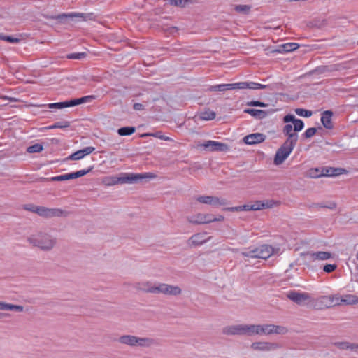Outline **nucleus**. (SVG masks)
Listing matches in <instances>:
<instances>
[{"instance_id": "obj_1", "label": "nucleus", "mask_w": 358, "mask_h": 358, "mask_svg": "<svg viewBox=\"0 0 358 358\" xmlns=\"http://www.w3.org/2000/svg\"><path fill=\"white\" fill-rule=\"evenodd\" d=\"M222 333L226 335H252V334H290L289 329L284 325L268 324H236L226 326Z\"/></svg>"}, {"instance_id": "obj_2", "label": "nucleus", "mask_w": 358, "mask_h": 358, "mask_svg": "<svg viewBox=\"0 0 358 358\" xmlns=\"http://www.w3.org/2000/svg\"><path fill=\"white\" fill-rule=\"evenodd\" d=\"M26 241L30 246L43 252L52 251L58 245L55 230L48 227L33 231L27 237Z\"/></svg>"}, {"instance_id": "obj_3", "label": "nucleus", "mask_w": 358, "mask_h": 358, "mask_svg": "<svg viewBox=\"0 0 358 358\" xmlns=\"http://www.w3.org/2000/svg\"><path fill=\"white\" fill-rule=\"evenodd\" d=\"M283 121L286 123L292 122V124H287L283 127V134L287 136L285 142L296 145L298 141V134L296 132L303 129V121L299 119H296L293 115H285L283 118Z\"/></svg>"}, {"instance_id": "obj_4", "label": "nucleus", "mask_w": 358, "mask_h": 358, "mask_svg": "<svg viewBox=\"0 0 358 358\" xmlns=\"http://www.w3.org/2000/svg\"><path fill=\"white\" fill-rule=\"evenodd\" d=\"M280 251L279 248H274L269 245H263L259 247L250 249L242 252V255L246 259H266L275 253Z\"/></svg>"}, {"instance_id": "obj_5", "label": "nucleus", "mask_w": 358, "mask_h": 358, "mask_svg": "<svg viewBox=\"0 0 358 358\" xmlns=\"http://www.w3.org/2000/svg\"><path fill=\"white\" fill-rule=\"evenodd\" d=\"M268 87V85H262L260 83H255V82H240L236 83L231 84H221L211 86L209 88V90L213 91H225L227 90L232 89H251V90H260V89H266Z\"/></svg>"}, {"instance_id": "obj_6", "label": "nucleus", "mask_w": 358, "mask_h": 358, "mask_svg": "<svg viewBox=\"0 0 358 358\" xmlns=\"http://www.w3.org/2000/svg\"><path fill=\"white\" fill-rule=\"evenodd\" d=\"M194 199L199 203L211 206L215 208L224 206L228 204L227 199L213 195H199L195 196Z\"/></svg>"}, {"instance_id": "obj_7", "label": "nucleus", "mask_w": 358, "mask_h": 358, "mask_svg": "<svg viewBox=\"0 0 358 358\" xmlns=\"http://www.w3.org/2000/svg\"><path fill=\"white\" fill-rule=\"evenodd\" d=\"M36 214L43 218L50 219L53 217H66L69 213L60 208H50L38 206Z\"/></svg>"}, {"instance_id": "obj_8", "label": "nucleus", "mask_w": 358, "mask_h": 358, "mask_svg": "<svg viewBox=\"0 0 358 358\" xmlns=\"http://www.w3.org/2000/svg\"><path fill=\"white\" fill-rule=\"evenodd\" d=\"M163 294L168 296L177 297L182 294V289L180 286L171 285L168 283H157V294Z\"/></svg>"}, {"instance_id": "obj_9", "label": "nucleus", "mask_w": 358, "mask_h": 358, "mask_svg": "<svg viewBox=\"0 0 358 358\" xmlns=\"http://www.w3.org/2000/svg\"><path fill=\"white\" fill-rule=\"evenodd\" d=\"M197 148L207 152H227L229 150V146L224 143L215 141H207L203 143L197 145Z\"/></svg>"}, {"instance_id": "obj_10", "label": "nucleus", "mask_w": 358, "mask_h": 358, "mask_svg": "<svg viewBox=\"0 0 358 358\" xmlns=\"http://www.w3.org/2000/svg\"><path fill=\"white\" fill-rule=\"evenodd\" d=\"M294 146L295 145L284 142L275 153L273 159L274 164L277 166L282 164L291 154Z\"/></svg>"}, {"instance_id": "obj_11", "label": "nucleus", "mask_w": 358, "mask_h": 358, "mask_svg": "<svg viewBox=\"0 0 358 358\" xmlns=\"http://www.w3.org/2000/svg\"><path fill=\"white\" fill-rule=\"evenodd\" d=\"M119 342L130 346L149 347L153 340L148 337H120Z\"/></svg>"}, {"instance_id": "obj_12", "label": "nucleus", "mask_w": 358, "mask_h": 358, "mask_svg": "<svg viewBox=\"0 0 358 358\" xmlns=\"http://www.w3.org/2000/svg\"><path fill=\"white\" fill-rule=\"evenodd\" d=\"M212 237L208 236L206 231L198 232L192 235L187 241V245L192 248L201 246L211 240Z\"/></svg>"}, {"instance_id": "obj_13", "label": "nucleus", "mask_w": 358, "mask_h": 358, "mask_svg": "<svg viewBox=\"0 0 358 358\" xmlns=\"http://www.w3.org/2000/svg\"><path fill=\"white\" fill-rule=\"evenodd\" d=\"M156 176L152 173H145L142 174H127L125 176L120 177V183H134L143 179H153Z\"/></svg>"}, {"instance_id": "obj_14", "label": "nucleus", "mask_w": 358, "mask_h": 358, "mask_svg": "<svg viewBox=\"0 0 358 358\" xmlns=\"http://www.w3.org/2000/svg\"><path fill=\"white\" fill-rule=\"evenodd\" d=\"M187 221L194 225H201L210 224V214L204 213H197L196 214L187 217Z\"/></svg>"}, {"instance_id": "obj_15", "label": "nucleus", "mask_w": 358, "mask_h": 358, "mask_svg": "<svg viewBox=\"0 0 358 358\" xmlns=\"http://www.w3.org/2000/svg\"><path fill=\"white\" fill-rule=\"evenodd\" d=\"M92 96H84L80 99L71 100L69 101L48 104V108L51 109H62L66 107L75 106L81 104L86 101V100L91 99Z\"/></svg>"}, {"instance_id": "obj_16", "label": "nucleus", "mask_w": 358, "mask_h": 358, "mask_svg": "<svg viewBox=\"0 0 358 358\" xmlns=\"http://www.w3.org/2000/svg\"><path fill=\"white\" fill-rule=\"evenodd\" d=\"M287 298L300 306L310 303L311 300L308 294L297 292H290L287 294Z\"/></svg>"}, {"instance_id": "obj_17", "label": "nucleus", "mask_w": 358, "mask_h": 358, "mask_svg": "<svg viewBox=\"0 0 358 358\" xmlns=\"http://www.w3.org/2000/svg\"><path fill=\"white\" fill-rule=\"evenodd\" d=\"M135 287L141 292L149 294H157V283H153L150 280H143L136 283Z\"/></svg>"}, {"instance_id": "obj_18", "label": "nucleus", "mask_w": 358, "mask_h": 358, "mask_svg": "<svg viewBox=\"0 0 358 358\" xmlns=\"http://www.w3.org/2000/svg\"><path fill=\"white\" fill-rule=\"evenodd\" d=\"M93 15L92 13H71L68 14H61L59 15L54 18L56 20H59L60 21L64 20L66 19H71L73 20L74 18H79L82 20H92L93 19Z\"/></svg>"}, {"instance_id": "obj_19", "label": "nucleus", "mask_w": 358, "mask_h": 358, "mask_svg": "<svg viewBox=\"0 0 358 358\" xmlns=\"http://www.w3.org/2000/svg\"><path fill=\"white\" fill-rule=\"evenodd\" d=\"M266 139V136L261 133H255L247 135L243 138V141L248 145L260 143Z\"/></svg>"}, {"instance_id": "obj_20", "label": "nucleus", "mask_w": 358, "mask_h": 358, "mask_svg": "<svg viewBox=\"0 0 358 358\" xmlns=\"http://www.w3.org/2000/svg\"><path fill=\"white\" fill-rule=\"evenodd\" d=\"M95 150L94 147H86L82 150H79L74 153L71 154L67 159L69 160H80L83 159L85 156L88 155L93 152Z\"/></svg>"}, {"instance_id": "obj_21", "label": "nucleus", "mask_w": 358, "mask_h": 358, "mask_svg": "<svg viewBox=\"0 0 358 358\" xmlns=\"http://www.w3.org/2000/svg\"><path fill=\"white\" fill-rule=\"evenodd\" d=\"M327 296H322L317 299H311L310 304L317 310L330 308Z\"/></svg>"}, {"instance_id": "obj_22", "label": "nucleus", "mask_w": 358, "mask_h": 358, "mask_svg": "<svg viewBox=\"0 0 358 358\" xmlns=\"http://www.w3.org/2000/svg\"><path fill=\"white\" fill-rule=\"evenodd\" d=\"M332 116L333 113L331 110H326L322 115L321 122L322 125L328 129L333 128Z\"/></svg>"}, {"instance_id": "obj_23", "label": "nucleus", "mask_w": 358, "mask_h": 358, "mask_svg": "<svg viewBox=\"0 0 358 358\" xmlns=\"http://www.w3.org/2000/svg\"><path fill=\"white\" fill-rule=\"evenodd\" d=\"M310 258L313 260L324 261L332 257V254L327 251H318L310 254Z\"/></svg>"}, {"instance_id": "obj_24", "label": "nucleus", "mask_w": 358, "mask_h": 358, "mask_svg": "<svg viewBox=\"0 0 358 358\" xmlns=\"http://www.w3.org/2000/svg\"><path fill=\"white\" fill-rule=\"evenodd\" d=\"M0 310H10L21 313L24 310V307L20 305L7 303L0 301Z\"/></svg>"}, {"instance_id": "obj_25", "label": "nucleus", "mask_w": 358, "mask_h": 358, "mask_svg": "<svg viewBox=\"0 0 358 358\" xmlns=\"http://www.w3.org/2000/svg\"><path fill=\"white\" fill-rule=\"evenodd\" d=\"M324 176H337L347 173V171L343 168H324Z\"/></svg>"}, {"instance_id": "obj_26", "label": "nucleus", "mask_w": 358, "mask_h": 358, "mask_svg": "<svg viewBox=\"0 0 358 358\" xmlns=\"http://www.w3.org/2000/svg\"><path fill=\"white\" fill-rule=\"evenodd\" d=\"M341 305H355L358 303V296L352 294L341 296Z\"/></svg>"}, {"instance_id": "obj_27", "label": "nucleus", "mask_w": 358, "mask_h": 358, "mask_svg": "<svg viewBox=\"0 0 358 358\" xmlns=\"http://www.w3.org/2000/svg\"><path fill=\"white\" fill-rule=\"evenodd\" d=\"M299 47L295 43H285L280 46L279 49L273 50V52H287L296 50Z\"/></svg>"}, {"instance_id": "obj_28", "label": "nucleus", "mask_w": 358, "mask_h": 358, "mask_svg": "<svg viewBox=\"0 0 358 358\" xmlns=\"http://www.w3.org/2000/svg\"><path fill=\"white\" fill-rule=\"evenodd\" d=\"M244 113L250 114L252 117L258 119L265 118L267 115V113L266 111L257 109H245Z\"/></svg>"}, {"instance_id": "obj_29", "label": "nucleus", "mask_w": 358, "mask_h": 358, "mask_svg": "<svg viewBox=\"0 0 358 358\" xmlns=\"http://www.w3.org/2000/svg\"><path fill=\"white\" fill-rule=\"evenodd\" d=\"M324 168L322 169L319 168H312L307 171L306 176L312 178H319L324 176Z\"/></svg>"}, {"instance_id": "obj_30", "label": "nucleus", "mask_w": 358, "mask_h": 358, "mask_svg": "<svg viewBox=\"0 0 358 358\" xmlns=\"http://www.w3.org/2000/svg\"><path fill=\"white\" fill-rule=\"evenodd\" d=\"M252 347L255 350H271L275 348L276 346L273 343H255L252 345Z\"/></svg>"}, {"instance_id": "obj_31", "label": "nucleus", "mask_w": 358, "mask_h": 358, "mask_svg": "<svg viewBox=\"0 0 358 358\" xmlns=\"http://www.w3.org/2000/svg\"><path fill=\"white\" fill-rule=\"evenodd\" d=\"M335 345L340 349L342 350H348L350 349L353 351H357L358 350V345L353 344V343H349L348 342H339L336 343Z\"/></svg>"}, {"instance_id": "obj_32", "label": "nucleus", "mask_w": 358, "mask_h": 358, "mask_svg": "<svg viewBox=\"0 0 358 358\" xmlns=\"http://www.w3.org/2000/svg\"><path fill=\"white\" fill-rule=\"evenodd\" d=\"M270 207H271V205H268V202L257 201L253 204L251 205V210H259L268 208Z\"/></svg>"}, {"instance_id": "obj_33", "label": "nucleus", "mask_w": 358, "mask_h": 358, "mask_svg": "<svg viewBox=\"0 0 358 358\" xmlns=\"http://www.w3.org/2000/svg\"><path fill=\"white\" fill-rule=\"evenodd\" d=\"M216 114L214 111L206 110L199 114V118L203 120H211L215 119Z\"/></svg>"}, {"instance_id": "obj_34", "label": "nucleus", "mask_w": 358, "mask_h": 358, "mask_svg": "<svg viewBox=\"0 0 358 358\" xmlns=\"http://www.w3.org/2000/svg\"><path fill=\"white\" fill-rule=\"evenodd\" d=\"M224 210H228L230 212H238V211H249L251 210V205L245 204L243 206H236V207H229L224 208Z\"/></svg>"}, {"instance_id": "obj_35", "label": "nucleus", "mask_w": 358, "mask_h": 358, "mask_svg": "<svg viewBox=\"0 0 358 358\" xmlns=\"http://www.w3.org/2000/svg\"><path fill=\"white\" fill-rule=\"evenodd\" d=\"M329 307L335 306H341V296L338 294L335 295H328Z\"/></svg>"}, {"instance_id": "obj_36", "label": "nucleus", "mask_w": 358, "mask_h": 358, "mask_svg": "<svg viewBox=\"0 0 358 358\" xmlns=\"http://www.w3.org/2000/svg\"><path fill=\"white\" fill-rule=\"evenodd\" d=\"M136 131L135 127H125L120 128L117 130V133L120 136H129L133 134Z\"/></svg>"}, {"instance_id": "obj_37", "label": "nucleus", "mask_w": 358, "mask_h": 358, "mask_svg": "<svg viewBox=\"0 0 358 358\" xmlns=\"http://www.w3.org/2000/svg\"><path fill=\"white\" fill-rule=\"evenodd\" d=\"M103 183L107 186L115 185L120 183V178L117 177H106L103 179Z\"/></svg>"}, {"instance_id": "obj_38", "label": "nucleus", "mask_w": 358, "mask_h": 358, "mask_svg": "<svg viewBox=\"0 0 358 358\" xmlns=\"http://www.w3.org/2000/svg\"><path fill=\"white\" fill-rule=\"evenodd\" d=\"M234 9L238 13L248 14L251 10V6L249 5H235Z\"/></svg>"}, {"instance_id": "obj_39", "label": "nucleus", "mask_w": 358, "mask_h": 358, "mask_svg": "<svg viewBox=\"0 0 358 358\" xmlns=\"http://www.w3.org/2000/svg\"><path fill=\"white\" fill-rule=\"evenodd\" d=\"M43 150V146L42 144L36 143L33 145H31L27 148V151L29 153H35L40 152Z\"/></svg>"}, {"instance_id": "obj_40", "label": "nucleus", "mask_w": 358, "mask_h": 358, "mask_svg": "<svg viewBox=\"0 0 358 358\" xmlns=\"http://www.w3.org/2000/svg\"><path fill=\"white\" fill-rule=\"evenodd\" d=\"M73 179L72 173L59 176H55L50 179L51 181H63Z\"/></svg>"}, {"instance_id": "obj_41", "label": "nucleus", "mask_w": 358, "mask_h": 358, "mask_svg": "<svg viewBox=\"0 0 358 358\" xmlns=\"http://www.w3.org/2000/svg\"><path fill=\"white\" fill-rule=\"evenodd\" d=\"M327 24V21L326 19H317L311 23V24L308 25L309 27H316L317 28H321Z\"/></svg>"}, {"instance_id": "obj_42", "label": "nucleus", "mask_w": 358, "mask_h": 358, "mask_svg": "<svg viewBox=\"0 0 358 358\" xmlns=\"http://www.w3.org/2000/svg\"><path fill=\"white\" fill-rule=\"evenodd\" d=\"M92 167H90L87 170H80L76 172L72 173L73 179H75V178H77L79 177H82V176L86 175L87 173H90L92 171Z\"/></svg>"}, {"instance_id": "obj_43", "label": "nucleus", "mask_w": 358, "mask_h": 358, "mask_svg": "<svg viewBox=\"0 0 358 358\" xmlns=\"http://www.w3.org/2000/svg\"><path fill=\"white\" fill-rule=\"evenodd\" d=\"M295 112L299 116L308 117L312 115V112L310 110H305L303 108H297L295 110Z\"/></svg>"}, {"instance_id": "obj_44", "label": "nucleus", "mask_w": 358, "mask_h": 358, "mask_svg": "<svg viewBox=\"0 0 358 358\" xmlns=\"http://www.w3.org/2000/svg\"><path fill=\"white\" fill-rule=\"evenodd\" d=\"M86 56V53L85 52H80V53H72L67 55L68 59H80L84 58Z\"/></svg>"}, {"instance_id": "obj_45", "label": "nucleus", "mask_w": 358, "mask_h": 358, "mask_svg": "<svg viewBox=\"0 0 358 358\" xmlns=\"http://www.w3.org/2000/svg\"><path fill=\"white\" fill-rule=\"evenodd\" d=\"M171 5L183 7L189 0H168Z\"/></svg>"}, {"instance_id": "obj_46", "label": "nucleus", "mask_w": 358, "mask_h": 358, "mask_svg": "<svg viewBox=\"0 0 358 358\" xmlns=\"http://www.w3.org/2000/svg\"><path fill=\"white\" fill-rule=\"evenodd\" d=\"M317 131V129L315 127H311V128H309L308 129L305 133H304V136L306 138H311L312 136H313L315 133Z\"/></svg>"}, {"instance_id": "obj_47", "label": "nucleus", "mask_w": 358, "mask_h": 358, "mask_svg": "<svg viewBox=\"0 0 358 358\" xmlns=\"http://www.w3.org/2000/svg\"><path fill=\"white\" fill-rule=\"evenodd\" d=\"M38 207V206H36V205L27 204V205L24 206V209L27 211H29V212L36 214Z\"/></svg>"}, {"instance_id": "obj_48", "label": "nucleus", "mask_w": 358, "mask_h": 358, "mask_svg": "<svg viewBox=\"0 0 358 358\" xmlns=\"http://www.w3.org/2000/svg\"><path fill=\"white\" fill-rule=\"evenodd\" d=\"M337 268V265L336 264H326L324 267H323V271L326 273H331L333 271H334Z\"/></svg>"}, {"instance_id": "obj_49", "label": "nucleus", "mask_w": 358, "mask_h": 358, "mask_svg": "<svg viewBox=\"0 0 358 358\" xmlns=\"http://www.w3.org/2000/svg\"><path fill=\"white\" fill-rule=\"evenodd\" d=\"M247 106H259V107H265L266 104L259 101H251L247 103Z\"/></svg>"}, {"instance_id": "obj_50", "label": "nucleus", "mask_w": 358, "mask_h": 358, "mask_svg": "<svg viewBox=\"0 0 358 358\" xmlns=\"http://www.w3.org/2000/svg\"><path fill=\"white\" fill-rule=\"evenodd\" d=\"M70 126V123L67 121L59 122L55 124L56 129H66Z\"/></svg>"}, {"instance_id": "obj_51", "label": "nucleus", "mask_w": 358, "mask_h": 358, "mask_svg": "<svg viewBox=\"0 0 358 358\" xmlns=\"http://www.w3.org/2000/svg\"><path fill=\"white\" fill-rule=\"evenodd\" d=\"M224 220V217L222 215H218L217 217H214L213 215L210 214V223L215 222H223Z\"/></svg>"}, {"instance_id": "obj_52", "label": "nucleus", "mask_w": 358, "mask_h": 358, "mask_svg": "<svg viewBox=\"0 0 358 358\" xmlns=\"http://www.w3.org/2000/svg\"><path fill=\"white\" fill-rule=\"evenodd\" d=\"M0 38L4 41H6L10 43H18L20 41L19 38H13L12 36H0Z\"/></svg>"}, {"instance_id": "obj_53", "label": "nucleus", "mask_w": 358, "mask_h": 358, "mask_svg": "<svg viewBox=\"0 0 358 358\" xmlns=\"http://www.w3.org/2000/svg\"><path fill=\"white\" fill-rule=\"evenodd\" d=\"M133 108L136 110H142L144 109L143 106L139 103H134Z\"/></svg>"}, {"instance_id": "obj_54", "label": "nucleus", "mask_w": 358, "mask_h": 358, "mask_svg": "<svg viewBox=\"0 0 358 358\" xmlns=\"http://www.w3.org/2000/svg\"><path fill=\"white\" fill-rule=\"evenodd\" d=\"M148 136H156V137H158V138H159L160 139H162V140H163V138H165L164 136L155 134H144L141 135L142 137Z\"/></svg>"}, {"instance_id": "obj_55", "label": "nucleus", "mask_w": 358, "mask_h": 358, "mask_svg": "<svg viewBox=\"0 0 358 358\" xmlns=\"http://www.w3.org/2000/svg\"><path fill=\"white\" fill-rule=\"evenodd\" d=\"M0 99H7V100H9L10 101H14V102H16L18 100L15 98H13V97H8V96H0Z\"/></svg>"}, {"instance_id": "obj_56", "label": "nucleus", "mask_w": 358, "mask_h": 358, "mask_svg": "<svg viewBox=\"0 0 358 358\" xmlns=\"http://www.w3.org/2000/svg\"><path fill=\"white\" fill-rule=\"evenodd\" d=\"M45 129H56V127H55V124L48 127H45Z\"/></svg>"}, {"instance_id": "obj_57", "label": "nucleus", "mask_w": 358, "mask_h": 358, "mask_svg": "<svg viewBox=\"0 0 358 358\" xmlns=\"http://www.w3.org/2000/svg\"><path fill=\"white\" fill-rule=\"evenodd\" d=\"M6 316H7L6 314L3 313H0V319H3V318H4Z\"/></svg>"}, {"instance_id": "obj_58", "label": "nucleus", "mask_w": 358, "mask_h": 358, "mask_svg": "<svg viewBox=\"0 0 358 358\" xmlns=\"http://www.w3.org/2000/svg\"><path fill=\"white\" fill-rule=\"evenodd\" d=\"M163 140H164V141H171V138L165 136V138H163Z\"/></svg>"}, {"instance_id": "obj_59", "label": "nucleus", "mask_w": 358, "mask_h": 358, "mask_svg": "<svg viewBox=\"0 0 358 358\" xmlns=\"http://www.w3.org/2000/svg\"><path fill=\"white\" fill-rule=\"evenodd\" d=\"M336 207V204L335 203H331V206H329V208H334Z\"/></svg>"}, {"instance_id": "obj_60", "label": "nucleus", "mask_w": 358, "mask_h": 358, "mask_svg": "<svg viewBox=\"0 0 358 358\" xmlns=\"http://www.w3.org/2000/svg\"><path fill=\"white\" fill-rule=\"evenodd\" d=\"M356 258H357V259L358 260V251H357V252L356 253Z\"/></svg>"}]
</instances>
